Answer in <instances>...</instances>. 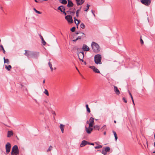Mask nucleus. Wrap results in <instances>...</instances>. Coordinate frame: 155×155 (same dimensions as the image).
<instances>
[{
  "label": "nucleus",
  "mask_w": 155,
  "mask_h": 155,
  "mask_svg": "<svg viewBox=\"0 0 155 155\" xmlns=\"http://www.w3.org/2000/svg\"><path fill=\"white\" fill-rule=\"evenodd\" d=\"M113 133L114 134V137H115V140L116 141L117 140V138H118L117 136V134H116V132L115 131H114V130L113 131Z\"/></svg>",
  "instance_id": "obj_25"
},
{
  "label": "nucleus",
  "mask_w": 155,
  "mask_h": 155,
  "mask_svg": "<svg viewBox=\"0 0 155 155\" xmlns=\"http://www.w3.org/2000/svg\"><path fill=\"white\" fill-rule=\"evenodd\" d=\"M76 69H77V70L78 71H79V70H78V68H77L76 67Z\"/></svg>",
  "instance_id": "obj_62"
},
{
  "label": "nucleus",
  "mask_w": 155,
  "mask_h": 155,
  "mask_svg": "<svg viewBox=\"0 0 155 155\" xmlns=\"http://www.w3.org/2000/svg\"><path fill=\"white\" fill-rule=\"evenodd\" d=\"M86 107L87 109V111L89 113H90L91 112V110L88 107V105L87 104L86 105Z\"/></svg>",
  "instance_id": "obj_27"
},
{
  "label": "nucleus",
  "mask_w": 155,
  "mask_h": 155,
  "mask_svg": "<svg viewBox=\"0 0 155 155\" xmlns=\"http://www.w3.org/2000/svg\"><path fill=\"white\" fill-rule=\"evenodd\" d=\"M140 1L142 4L147 6L150 5L151 2L150 0H141Z\"/></svg>",
  "instance_id": "obj_7"
},
{
  "label": "nucleus",
  "mask_w": 155,
  "mask_h": 155,
  "mask_svg": "<svg viewBox=\"0 0 155 155\" xmlns=\"http://www.w3.org/2000/svg\"><path fill=\"white\" fill-rule=\"evenodd\" d=\"M44 93L48 96H49V93L47 90L45 89V91L44 92Z\"/></svg>",
  "instance_id": "obj_32"
},
{
  "label": "nucleus",
  "mask_w": 155,
  "mask_h": 155,
  "mask_svg": "<svg viewBox=\"0 0 155 155\" xmlns=\"http://www.w3.org/2000/svg\"><path fill=\"white\" fill-rule=\"evenodd\" d=\"M4 63H6L7 64H9V61L8 59H5V57L3 58Z\"/></svg>",
  "instance_id": "obj_22"
},
{
  "label": "nucleus",
  "mask_w": 155,
  "mask_h": 155,
  "mask_svg": "<svg viewBox=\"0 0 155 155\" xmlns=\"http://www.w3.org/2000/svg\"><path fill=\"white\" fill-rule=\"evenodd\" d=\"M81 8V7L79 9H78L76 11V16L77 17H78V13H79V12L80 11Z\"/></svg>",
  "instance_id": "obj_33"
},
{
  "label": "nucleus",
  "mask_w": 155,
  "mask_h": 155,
  "mask_svg": "<svg viewBox=\"0 0 155 155\" xmlns=\"http://www.w3.org/2000/svg\"><path fill=\"white\" fill-rule=\"evenodd\" d=\"M101 56L100 54H97L95 55L94 57V61L96 64H101Z\"/></svg>",
  "instance_id": "obj_3"
},
{
  "label": "nucleus",
  "mask_w": 155,
  "mask_h": 155,
  "mask_svg": "<svg viewBox=\"0 0 155 155\" xmlns=\"http://www.w3.org/2000/svg\"><path fill=\"white\" fill-rule=\"evenodd\" d=\"M132 102L133 103V104H134V101H132Z\"/></svg>",
  "instance_id": "obj_54"
},
{
  "label": "nucleus",
  "mask_w": 155,
  "mask_h": 155,
  "mask_svg": "<svg viewBox=\"0 0 155 155\" xmlns=\"http://www.w3.org/2000/svg\"><path fill=\"white\" fill-rule=\"evenodd\" d=\"M88 144H90L91 145H94V143H88Z\"/></svg>",
  "instance_id": "obj_48"
},
{
  "label": "nucleus",
  "mask_w": 155,
  "mask_h": 155,
  "mask_svg": "<svg viewBox=\"0 0 155 155\" xmlns=\"http://www.w3.org/2000/svg\"><path fill=\"white\" fill-rule=\"evenodd\" d=\"M140 42L141 44H143V40L141 39V38H140Z\"/></svg>",
  "instance_id": "obj_44"
},
{
  "label": "nucleus",
  "mask_w": 155,
  "mask_h": 155,
  "mask_svg": "<svg viewBox=\"0 0 155 155\" xmlns=\"http://www.w3.org/2000/svg\"><path fill=\"white\" fill-rule=\"evenodd\" d=\"M48 64L49 67H50V68H51L52 67L51 64V63L50 62H49L48 63Z\"/></svg>",
  "instance_id": "obj_43"
},
{
  "label": "nucleus",
  "mask_w": 155,
  "mask_h": 155,
  "mask_svg": "<svg viewBox=\"0 0 155 155\" xmlns=\"http://www.w3.org/2000/svg\"><path fill=\"white\" fill-rule=\"evenodd\" d=\"M80 27L81 28L83 29H84L85 27V25L83 23H82L81 24Z\"/></svg>",
  "instance_id": "obj_35"
},
{
  "label": "nucleus",
  "mask_w": 155,
  "mask_h": 155,
  "mask_svg": "<svg viewBox=\"0 0 155 155\" xmlns=\"http://www.w3.org/2000/svg\"><path fill=\"white\" fill-rule=\"evenodd\" d=\"M102 146L100 145H99L98 146H96L94 147L96 149L101 148L102 147Z\"/></svg>",
  "instance_id": "obj_34"
},
{
  "label": "nucleus",
  "mask_w": 155,
  "mask_h": 155,
  "mask_svg": "<svg viewBox=\"0 0 155 155\" xmlns=\"http://www.w3.org/2000/svg\"><path fill=\"white\" fill-rule=\"evenodd\" d=\"M84 2V0H81L80 2H79L77 3L78 5H79L82 4Z\"/></svg>",
  "instance_id": "obj_21"
},
{
  "label": "nucleus",
  "mask_w": 155,
  "mask_h": 155,
  "mask_svg": "<svg viewBox=\"0 0 155 155\" xmlns=\"http://www.w3.org/2000/svg\"><path fill=\"white\" fill-rule=\"evenodd\" d=\"M58 10H60L61 12H63V10H65L64 7L62 5H61L60 6L58 7Z\"/></svg>",
  "instance_id": "obj_16"
},
{
  "label": "nucleus",
  "mask_w": 155,
  "mask_h": 155,
  "mask_svg": "<svg viewBox=\"0 0 155 155\" xmlns=\"http://www.w3.org/2000/svg\"><path fill=\"white\" fill-rule=\"evenodd\" d=\"M5 68L8 71H9L12 68V66L10 65L8 66L5 65Z\"/></svg>",
  "instance_id": "obj_19"
},
{
  "label": "nucleus",
  "mask_w": 155,
  "mask_h": 155,
  "mask_svg": "<svg viewBox=\"0 0 155 155\" xmlns=\"http://www.w3.org/2000/svg\"><path fill=\"white\" fill-rule=\"evenodd\" d=\"M91 12H92V13L93 14V13H94V12H93V11L92 10H91Z\"/></svg>",
  "instance_id": "obj_64"
},
{
  "label": "nucleus",
  "mask_w": 155,
  "mask_h": 155,
  "mask_svg": "<svg viewBox=\"0 0 155 155\" xmlns=\"http://www.w3.org/2000/svg\"><path fill=\"white\" fill-rule=\"evenodd\" d=\"M94 128L95 130H99L100 129V127L98 125H96L94 126Z\"/></svg>",
  "instance_id": "obj_23"
},
{
  "label": "nucleus",
  "mask_w": 155,
  "mask_h": 155,
  "mask_svg": "<svg viewBox=\"0 0 155 155\" xmlns=\"http://www.w3.org/2000/svg\"><path fill=\"white\" fill-rule=\"evenodd\" d=\"M50 69H51V71H53V68L52 67L51 68H50Z\"/></svg>",
  "instance_id": "obj_51"
},
{
  "label": "nucleus",
  "mask_w": 155,
  "mask_h": 155,
  "mask_svg": "<svg viewBox=\"0 0 155 155\" xmlns=\"http://www.w3.org/2000/svg\"><path fill=\"white\" fill-rule=\"evenodd\" d=\"M45 102L48 105H51V104L50 102H49L48 101H45Z\"/></svg>",
  "instance_id": "obj_42"
},
{
  "label": "nucleus",
  "mask_w": 155,
  "mask_h": 155,
  "mask_svg": "<svg viewBox=\"0 0 155 155\" xmlns=\"http://www.w3.org/2000/svg\"><path fill=\"white\" fill-rule=\"evenodd\" d=\"M82 49L84 51H88L89 50V48L87 45L85 44L83 45Z\"/></svg>",
  "instance_id": "obj_13"
},
{
  "label": "nucleus",
  "mask_w": 155,
  "mask_h": 155,
  "mask_svg": "<svg viewBox=\"0 0 155 155\" xmlns=\"http://www.w3.org/2000/svg\"><path fill=\"white\" fill-rule=\"evenodd\" d=\"M78 39H77V38H76L75 39V40H74L73 41L74 42H76Z\"/></svg>",
  "instance_id": "obj_49"
},
{
  "label": "nucleus",
  "mask_w": 155,
  "mask_h": 155,
  "mask_svg": "<svg viewBox=\"0 0 155 155\" xmlns=\"http://www.w3.org/2000/svg\"><path fill=\"white\" fill-rule=\"evenodd\" d=\"M114 122L115 123H116V121L115 120H114Z\"/></svg>",
  "instance_id": "obj_58"
},
{
  "label": "nucleus",
  "mask_w": 155,
  "mask_h": 155,
  "mask_svg": "<svg viewBox=\"0 0 155 155\" xmlns=\"http://www.w3.org/2000/svg\"><path fill=\"white\" fill-rule=\"evenodd\" d=\"M65 19L67 20L68 22L72 23L73 22V20L72 19V17L70 15H68L66 16L65 17Z\"/></svg>",
  "instance_id": "obj_8"
},
{
  "label": "nucleus",
  "mask_w": 155,
  "mask_h": 155,
  "mask_svg": "<svg viewBox=\"0 0 155 155\" xmlns=\"http://www.w3.org/2000/svg\"><path fill=\"white\" fill-rule=\"evenodd\" d=\"M110 149L109 147H107L106 148H105L104 150L106 152H109L110 151Z\"/></svg>",
  "instance_id": "obj_30"
},
{
  "label": "nucleus",
  "mask_w": 155,
  "mask_h": 155,
  "mask_svg": "<svg viewBox=\"0 0 155 155\" xmlns=\"http://www.w3.org/2000/svg\"><path fill=\"white\" fill-rule=\"evenodd\" d=\"M35 2H38L37 1V0H35Z\"/></svg>",
  "instance_id": "obj_57"
},
{
  "label": "nucleus",
  "mask_w": 155,
  "mask_h": 155,
  "mask_svg": "<svg viewBox=\"0 0 155 155\" xmlns=\"http://www.w3.org/2000/svg\"><path fill=\"white\" fill-rule=\"evenodd\" d=\"M89 123V121H87V124H88Z\"/></svg>",
  "instance_id": "obj_61"
},
{
  "label": "nucleus",
  "mask_w": 155,
  "mask_h": 155,
  "mask_svg": "<svg viewBox=\"0 0 155 155\" xmlns=\"http://www.w3.org/2000/svg\"><path fill=\"white\" fill-rule=\"evenodd\" d=\"M63 12L64 13L65 15H66V13L65 12V10H63V12Z\"/></svg>",
  "instance_id": "obj_47"
},
{
  "label": "nucleus",
  "mask_w": 155,
  "mask_h": 155,
  "mask_svg": "<svg viewBox=\"0 0 155 155\" xmlns=\"http://www.w3.org/2000/svg\"><path fill=\"white\" fill-rule=\"evenodd\" d=\"M19 153L18 147L17 145L14 146L12 149V155H18Z\"/></svg>",
  "instance_id": "obj_4"
},
{
  "label": "nucleus",
  "mask_w": 155,
  "mask_h": 155,
  "mask_svg": "<svg viewBox=\"0 0 155 155\" xmlns=\"http://www.w3.org/2000/svg\"><path fill=\"white\" fill-rule=\"evenodd\" d=\"M93 15H94V17H95V14L94 13H93Z\"/></svg>",
  "instance_id": "obj_56"
},
{
  "label": "nucleus",
  "mask_w": 155,
  "mask_h": 155,
  "mask_svg": "<svg viewBox=\"0 0 155 155\" xmlns=\"http://www.w3.org/2000/svg\"><path fill=\"white\" fill-rule=\"evenodd\" d=\"M91 47L94 51L95 52H98L100 50L99 46L96 43L93 42L91 43Z\"/></svg>",
  "instance_id": "obj_2"
},
{
  "label": "nucleus",
  "mask_w": 155,
  "mask_h": 155,
  "mask_svg": "<svg viewBox=\"0 0 155 155\" xmlns=\"http://www.w3.org/2000/svg\"><path fill=\"white\" fill-rule=\"evenodd\" d=\"M123 100L124 101L125 103H127V101L126 99V98L125 97H123Z\"/></svg>",
  "instance_id": "obj_41"
},
{
  "label": "nucleus",
  "mask_w": 155,
  "mask_h": 155,
  "mask_svg": "<svg viewBox=\"0 0 155 155\" xmlns=\"http://www.w3.org/2000/svg\"><path fill=\"white\" fill-rule=\"evenodd\" d=\"M88 143L86 140H84L82 141L80 145V146L81 147H83L86 145L87 144H88Z\"/></svg>",
  "instance_id": "obj_15"
},
{
  "label": "nucleus",
  "mask_w": 155,
  "mask_h": 155,
  "mask_svg": "<svg viewBox=\"0 0 155 155\" xmlns=\"http://www.w3.org/2000/svg\"><path fill=\"white\" fill-rule=\"evenodd\" d=\"M74 19L75 23L76 25H78L79 23L80 22L78 19H76L75 17L74 18Z\"/></svg>",
  "instance_id": "obj_29"
},
{
  "label": "nucleus",
  "mask_w": 155,
  "mask_h": 155,
  "mask_svg": "<svg viewBox=\"0 0 155 155\" xmlns=\"http://www.w3.org/2000/svg\"><path fill=\"white\" fill-rule=\"evenodd\" d=\"M81 61H82V62H83L84 63V64L86 65L87 64V63H86V61H84V60H82Z\"/></svg>",
  "instance_id": "obj_45"
},
{
  "label": "nucleus",
  "mask_w": 155,
  "mask_h": 155,
  "mask_svg": "<svg viewBox=\"0 0 155 155\" xmlns=\"http://www.w3.org/2000/svg\"><path fill=\"white\" fill-rule=\"evenodd\" d=\"M92 127H89H89H85V130L86 132L88 134H90L91 133L93 129L91 128Z\"/></svg>",
  "instance_id": "obj_11"
},
{
  "label": "nucleus",
  "mask_w": 155,
  "mask_h": 155,
  "mask_svg": "<svg viewBox=\"0 0 155 155\" xmlns=\"http://www.w3.org/2000/svg\"><path fill=\"white\" fill-rule=\"evenodd\" d=\"M0 47L1 48V49H0V50H2L3 51V53L5 54L6 52L4 49V48H3V45H0Z\"/></svg>",
  "instance_id": "obj_26"
},
{
  "label": "nucleus",
  "mask_w": 155,
  "mask_h": 155,
  "mask_svg": "<svg viewBox=\"0 0 155 155\" xmlns=\"http://www.w3.org/2000/svg\"><path fill=\"white\" fill-rule=\"evenodd\" d=\"M67 12H69L70 14L71 15H74L75 14V12L74 11H72V12L68 11H67Z\"/></svg>",
  "instance_id": "obj_40"
},
{
  "label": "nucleus",
  "mask_w": 155,
  "mask_h": 155,
  "mask_svg": "<svg viewBox=\"0 0 155 155\" xmlns=\"http://www.w3.org/2000/svg\"><path fill=\"white\" fill-rule=\"evenodd\" d=\"M81 33V34L82 35H81V36H79L77 38L78 40L81 39V37H83L84 35V33Z\"/></svg>",
  "instance_id": "obj_31"
},
{
  "label": "nucleus",
  "mask_w": 155,
  "mask_h": 155,
  "mask_svg": "<svg viewBox=\"0 0 155 155\" xmlns=\"http://www.w3.org/2000/svg\"><path fill=\"white\" fill-rule=\"evenodd\" d=\"M131 99H132V101L134 100L133 97H132L131 98Z\"/></svg>",
  "instance_id": "obj_55"
},
{
  "label": "nucleus",
  "mask_w": 155,
  "mask_h": 155,
  "mask_svg": "<svg viewBox=\"0 0 155 155\" xmlns=\"http://www.w3.org/2000/svg\"><path fill=\"white\" fill-rule=\"evenodd\" d=\"M114 90L115 93V94L117 95H118L120 94V92L118 89L117 87L115 86H114Z\"/></svg>",
  "instance_id": "obj_12"
},
{
  "label": "nucleus",
  "mask_w": 155,
  "mask_h": 155,
  "mask_svg": "<svg viewBox=\"0 0 155 155\" xmlns=\"http://www.w3.org/2000/svg\"><path fill=\"white\" fill-rule=\"evenodd\" d=\"M25 53L24 54L26 55L28 58H37L39 55V52L36 51H30L25 50Z\"/></svg>",
  "instance_id": "obj_1"
},
{
  "label": "nucleus",
  "mask_w": 155,
  "mask_h": 155,
  "mask_svg": "<svg viewBox=\"0 0 155 155\" xmlns=\"http://www.w3.org/2000/svg\"><path fill=\"white\" fill-rule=\"evenodd\" d=\"M89 68L93 70V71L95 73H100V71L97 68L94 66H90Z\"/></svg>",
  "instance_id": "obj_10"
},
{
  "label": "nucleus",
  "mask_w": 155,
  "mask_h": 155,
  "mask_svg": "<svg viewBox=\"0 0 155 155\" xmlns=\"http://www.w3.org/2000/svg\"><path fill=\"white\" fill-rule=\"evenodd\" d=\"M75 33H76V34L78 35V34H79V33L78 32H75Z\"/></svg>",
  "instance_id": "obj_52"
},
{
  "label": "nucleus",
  "mask_w": 155,
  "mask_h": 155,
  "mask_svg": "<svg viewBox=\"0 0 155 155\" xmlns=\"http://www.w3.org/2000/svg\"><path fill=\"white\" fill-rule=\"evenodd\" d=\"M106 128V125H104V126H103V127L101 128V129H103V130L105 129Z\"/></svg>",
  "instance_id": "obj_46"
},
{
  "label": "nucleus",
  "mask_w": 155,
  "mask_h": 155,
  "mask_svg": "<svg viewBox=\"0 0 155 155\" xmlns=\"http://www.w3.org/2000/svg\"><path fill=\"white\" fill-rule=\"evenodd\" d=\"M77 54L78 55V58L80 61L83 60V59L84 57V52H77Z\"/></svg>",
  "instance_id": "obj_5"
},
{
  "label": "nucleus",
  "mask_w": 155,
  "mask_h": 155,
  "mask_svg": "<svg viewBox=\"0 0 155 155\" xmlns=\"http://www.w3.org/2000/svg\"><path fill=\"white\" fill-rule=\"evenodd\" d=\"M68 3L67 5V6L69 8L71 7H72L74 4L73 3H72V2L71 1V0H68Z\"/></svg>",
  "instance_id": "obj_14"
},
{
  "label": "nucleus",
  "mask_w": 155,
  "mask_h": 155,
  "mask_svg": "<svg viewBox=\"0 0 155 155\" xmlns=\"http://www.w3.org/2000/svg\"><path fill=\"white\" fill-rule=\"evenodd\" d=\"M34 10L38 14H41V12H40L39 11H37V10H36V9L35 8H34Z\"/></svg>",
  "instance_id": "obj_37"
},
{
  "label": "nucleus",
  "mask_w": 155,
  "mask_h": 155,
  "mask_svg": "<svg viewBox=\"0 0 155 155\" xmlns=\"http://www.w3.org/2000/svg\"><path fill=\"white\" fill-rule=\"evenodd\" d=\"M129 94L130 95H131V94L130 92H129Z\"/></svg>",
  "instance_id": "obj_59"
},
{
  "label": "nucleus",
  "mask_w": 155,
  "mask_h": 155,
  "mask_svg": "<svg viewBox=\"0 0 155 155\" xmlns=\"http://www.w3.org/2000/svg\"><path fill=\"white\" fill-rule=\"evenodd\" d=\"M13 133L12 131H8L7 133V137H10L13 135Z\"/></svg>",
  "instance_id": "obj_17"
},
{
  "label": "nucleus",
  "mask_w": 155,
  "mask_h": 155,
  "mask_svg": "<svg viewBox=\"0 0 155 155\" xmlns=\"http://www.w3.org/2000/svg\"><path fill=\"white\" fill-rule=\"evenodd\" d=\"M81 0H76V3H78L79 2H80Z\"/></svg>",
  "instance_id": "obj_50"
},
{
  "label": "nucleus",
  "mask_w": 155,
  "mask_h": 155,
  "mask_svg": "<svg viewBox=\"0 0 155 155\" xmlns=\"http://www.w3.org/2000/svg\"><path fill=\"white\" fill-rule=\"evenodd\" d=\"M40 38H41L42 41V43L44 45H45L46 44V42L42 36L41 35H40Z\"/></svg>",
  "instance_id": "obj_18"
},
{
  "label": "nucleus",
  "mask_w": 155,
  "mask_h": 155,
  "mask_svg": "<svg viewBox=\"0 0 155 155\" xmlns=\"http://www.w3.org/2000/svg\"><path fill=\"white\" fill-rule=\"evenodd\" d=\"M75 27H73L71 29V31L72 32H74L75 31Z\"/></svg>",
  "instance_id": "obj_38"
},
{
  "label": "nucleus",
  "mask_w": 155,
  "mask_h": 155,
  "mask_svg": "<svg viewBox=\"0 0 155 155\" xmlns=\"http://www.w3.org/2000/svg\"><path fill=\"white\" fill-rule=\"evenodd\" d=\"M90 6V5H89L87 4V8L84 9V11L85 12L87 11L89 9Z\"/></svg>",
  "instance_id": "obj_36"
},
{
  "label": "nucleus",
  "mask_w": 155,
  "mask_h": 155,
  "mask_svg": "<svg viewBox=\"0 0 155 155\" xmlns=\"http://www.w3.org/2000/svg\"><path fill=\"white\" fill-rule=\"evenodd\" d=\"M45 80H44L43 81V83H45Z\"/></svg>",
  "instance_id": "obj_53"
},
{
  "label": "nucleus",
  "mask_w": 155,
  "mask_h": 155,
  "mask_svg": "<svg viewBox=\"0 0 155 155\" xmlns=\"http://www.w3.org/2000/svg\"><path fill=\"white\" fill-rule=\"evenodd\" d=\"M106 134V132H104V135H105Z\"/></svg>",
  "instance_id": "obj_60"
},
{
  "label": "nucleus",
  "mask_w": 155,
  "mask_h": 155,
  "mask_svg": "<svg viewBox=\"0 0 155 155\" xmlns=\"http://www.w3.org/2000/svg\"><path fill=\"white\" fill-rule=\"evenodd\" d=\"M64 125L62 124H61L60 125V128L61 130V131L62 133H64Z\"/></svg>",
  "instance_id": "obj_20"
},
{
  "label": "nucleus",
  "mask_w": 155,
  "mask_h": 155,
  "mask_svg": "<svg viewBox=\"0 0 155 155\" xmlns=\"http://www.w3.org/2000/svg\"><path fill=\"white\" fill-rule=\"evenodd\" d=\"M60 2L64 5H66L67 3V1L66 0H60Z\"/></svg>",
  "instance_id": "obj_24"
},
{
  "label": "nucleus",
  "mask_w": 155,
  "mask_h": 155,
  "mask_svg": "<svg viewBox=\"0 0 155 155\" xmlns=\"http://www.w3.org/2000/svg\"><path fill=\"white\" fill-rule=\"evenodd\" d=\"M94 119L92 117H91L89 119L90 123H89V127H93L94 124Z\"/></svg>",
  "instance_id": "obj_9"
},
{
  "label": "nucleus",
  "mask_w": 155,
  "mask_h": 155,
  "mask_svg": "<svg viewBox=\"0 0 155 155\" xmlns=\"http://www.w3.org/2000/svg\"><path fill=\"white\" fill-rule=\"evenodd\" d=\"M154 138L155 139V133H154Z\"/></svg>",
  "instance_id": "obj_63"
},
{
  "label": "nucleus",
  "mask_w": 155,
  "mask_h": 155,
  "mask_svg": "<svg viewBox=\"0 0 155 155\" xmlns=\"http://www.w3.org/2000/svg\"><path fill=\"white\" fill-rule=\"evenodd\" d=\"M52 148H53L52 147L51 145L48 148L47 150V152H49L51 150H52Z\"/></svg>",
  "instance_id": "obj_28"
},
{
  "label": "nucleus",
  "mask_w": 155,
  "mask_h": 155,
  "mask_svg": "<svg viewBox=\"0 0 155 155\" xmlns=\"http://www.w3.org/2000/svg\"><path fill=\"white\" fill-rule=\"evenodd\" d=\"M107 153L104 150H102V152H101V153H102L104 155H105L106 154H107Z\"/></svg>",
  "instance_id": "obj_39"
},
{
  "label": "nucleus",
  "mask_w": 155,
  "mask_h": 155,
  "mask_svg": "<svg viewBox=\"0 0 155 155\" xmlns=\"http://www.w3.org/2000/svg\"><path fill=\"white\" fill-rule=\"evenodd\" d=\"M11 148V145L9 143H7L5 145V149L7 153H8L10 152Z\"/></svg>",
  "instance_id": "obj_6"
}]
</instances>
